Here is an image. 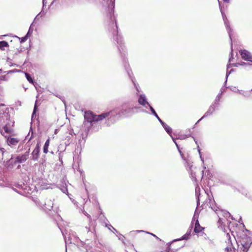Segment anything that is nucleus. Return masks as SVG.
Segmentation results:
<instances>
[{
    "mask_svg": "<svg viewBox=\"0 0 252 252\" xmlns=\"http://www.w3.org/2000/svg\"><path fill=\"white\" fill-rule=\"evenodd\" d=\"M140 107H130L126 104H123L113 110L96 115L91 111H86L84 114V122L82 125V130L84 133H81L82 140H79V143L84 144L88 135L94 132L98 131L101 128L98 122L105 120V125L109 126L114 124L122 117H126L133 114V110ZM81 146V145H80Z\"/></svg>",
    "mask_w": 252,
    "mask_h": 252,
    "instance_id": "f257e3e1",
    "label": "nucleus"
},
{
    "mask_svg": "<svg viewBox=\"0 0 252 252\" xmlns=\"http://www.w3.org/2000/svg\"><path fill=\"white\" fill-rule=\"evenodd\" d=\"M113 39L115 44L117 45L118 49L121 54L124 67L129 78L131 79L132 83L133 84L134 88L136 90V94L138 95V94L141 92V89L138 84L136 83L135 78L133 76V73L131 69L129 68L127 59L126 58V52L125 51V46L124 45L123 38L120 34L116 35L115 39L113 36Z\"/></svg>",
    "mask_w": 252,
    "mask_h": 252,
    "instance_id": "f03ea898",
    "label": "nucleus"
},
{
    "mask_svg": "<svg viewBox=\"0 0 252 252\" xmlns=\"http://www.w3.org/2000/svg\"><path fill=\"white\" fill-rule=\"evenodd\" d=\"M242 225L238 231H236L238 237V252H247L252 244V232L245 228V225Z\"/></svg>",
    "mask_w": 252,
    "mask_h": 252,
    "instance_id": "7ed1b4c3",
    "label": "nucleus"
},
{
    "mask_svg": "<svg viewBox=\"0 0 252 252\" xmlns=\"http://www.w3.org/2000/svg\"><path fill=\"white\" fill-rule=\"evenodd\" d=\"M115 0H110L108 5L107 17L109 18V23L107 29L111 33L115 38L116 35H120L118 32V28L116 16L114 15Z\"/></svg>",
    "mask_w": 252,
    "mask_h": 252,
    "instance_id": "20e7f679",
    "label": "nucleus"
},
{
    "mask_svg": "<svg viewBox=\"0 0 252 252\" xmlns=\"http://www.w3.org/2000/svg\"><path fill=\"white\" fill-rule=\"evenodd\" d=\"M186 161V166L189 172H190V176L192 179L195 181L197 180V178H200L201 180L202 179L203 176L204 171H200L197 170L196 167L193 165V162H191L189 158H184Z\"/></svg>",
    "mask_w": 252,
    "mask_h": 252,
    "instance_id": "39448f33",
    "label": "nucleus"
},
{
    "mask_svg": "<svg viewBox=\"0 0 252 252\" xmlns=\"http://www.w3.org/2000/svg\"><path fill=\"white\" fill-rule=\"evenodd\" d=\"M27 158H9L7 161L4 160L5 162V165L8 168L11 169L15 167L19 168L20 163L23 162L26 160Z\"/></svg>",
    "mask_w": 252,
    "mask_h": 252,
    "instance_id": "423d86ee",
    "label": "nucleus"
},
{
    "mask_svg": "<svg viewBox=\"0 0 252 252\" xmlns=\"http://www.w3.org/2000/svg\"><path fill=\"white\" fill-rule=\"evenodd\" d=\"M222 17L224 22V24L226 29V31L228 33L230 40L231 41V36H232L233 30L230 27V24L229 20L227 19L224 12L222 10L221 8L220 9Z\"/></svg>",
    "mask_w": 252,
    "mask_h": 252,
    "instance_id": "0eeeda50",
    "label": "nucleus"
},
{
    "mask_svg": "<svg viewBox=\"0 0 252 252\" xmlns=\"http://www.w3.org/2000/svg\"><path fill=\"white\" fill-rule=\"evenodd\" d=\"M211 208L213 210H214L216 212V213H217L218 217L219 218V220H218V222L219 223H220V222L223 223V221H222L223 219L221 218V217H223L226 219L231 217L230 214L228 211H227L226 210H217V209L215 210V209H214L212 207H211Z\"/></svg>",
    "mask_w": 252,
    "mask_h": 252,
    "instance_id": "6e6552de",
    "label": "nucleus"
},
{
    "mask_svg": "<svg viewBox=\"0 0 252 252\" xmlns=\"http://www.w3.org/2000/svg\"><path fill=\"white\" fill-rule=\"evenodd\" d=\"M164 130L166 131V132L171 136L172 138L173 141H174V143L176 144L178 149L179 150V146L178 145L176 141V139L172 136V129L168 126L165 123H164L161 125Z\"/></svg>",
    "mask_w": 252,
    "mask_h": 252,
    "instance_id": "1a4fd4ad",
    "label": "nucleus"
},
{
    "mask_svg": "<svg viewBox=\"0 0 252 252\" xmlns=\"http://www.w3.org/2000/svg\"><path fill=\"white\" fill-rule=\"evenodd\" d=\"M138 102L139 105L150 107V103L148 102L146 96L144 94H140L138 95Z\"/></svg>",
    "mask_w": 252,
    "mask_h": 252,
    "instance_id": "9d476101",
    "label": "nucleus"
},
{
    "mask_svg": "<svg viewBox=\"0 0 252 252\" xmlns=\"http://www.w3.org/2000/svg\"><path fill=\"white\" fill-rule=\"evenodd\" d=\"M240 54L243 60L252 62V56L249 51L245 49L241 50Z\"/></svg>",
    "mask_w": 252,
    "mask_h": 252,
    "instance_id": "9b49d317",
    "label": "nucleus"
},
{
    "mask_svg": "<svg viewBox=\"0 0 252 252\" xmlns=\"http://www.w3.org/2000/svg\"><path fill=\"white\" fill-rule=\"evenodd\" d=\"M228 240V246L225 248V251L227 252H235V249L232 246V243L230 235L228 233L226 234Z\"/></svg>",
    "mask_w": 252,
    "mask_h": 252,
    "instance_id": "f8f14e48",
    "label": "nucleus"
},
{
    "mask_svg": "<svg viewBox=\"0 0 252 252\" xmlns=\"http://www.w3.org/2000/svg\"><path fill=\"white\" fill-rule=\"evenodd\" d=\"M6 142L9 146L13 147L16 146L18 143L19 140L17 138L9 136L7 138Z\"/></svg>",
    "mask_w": 252,
    "mask_h": 252,
    "instance_id": "ddd939ff",
    "label": "nucleus"
},
{
    "mask_svg": "<svg viewBox=\"0 0 252 252\" xmlns=\"http://www.w3.org/2000/svg\"><path fill=\"white\" fill-rule=\"evenodd\" d=\"M190 137L193 138L195 143L197 145V142L195 138L193 136H192L190 133H189L188 134H178V137L176 138V139L180 140H185Z\"/></svg>",
    "mask_w": 252,
    "mask_h": 252,
    "instance_id": "4468645a",
    "label": "nucleus"
},
{
    "mask_svg": "<svg viewBox=\"0 0 252 252\" xmlns=\"http://www.w3.org/2000/svg\"><path fill=\"white\" fill-rule=\"evenodd\" d=\"M217 110L215 107H214L211 105L210 106L208 110L206 112L204 115L202 116V118H205L208 116L212 115L214 112Z\"/></svg>",
    "mask_w": 252,
    "mask_h": 252,
    "instance_id": "2eb2a0df",
    "label": "nucleus"
},
{
    "mask_svg": "<svg viewBox=\"0 0 252 252\" xmlns=\"http://www.w3.org/2000/svg\"><path fill=\"white\" fill-rule=\"evenodd\" d=\"M40 150V148L39 143H37L34 150L32 152V158H38V157Z\"/></svg>",
    "mask_w": 252,
    "mask_h": 252,
    "instance_id": "dca6fc26",
    "label": "nucleus"
},
{
    "mask_svg": "<svg viewBox=\"0 0 252 252\" xmlns=\"http://www.w3.org/2000/svg\"><path fill=\"white\" fill-rule=\"evenodd\" d=\"M144 108L140 110V112H144L149 114H152V108H154L150 104V107L147 106H143Z\"/></svg>",
    "mask_w": 252,
    "mask_h": 252,
    "instance_id": "f3484780",
    "label": "nucleus"
},
{
    "mask_svg": "<svg viewBox=\"0 0 252 252\" xmlns=\"http://www.w3.org/2000/svg\"><path fill=\"white\" fill-rule=\"evenodd\" d=\"M25 76L29 83L33 84L34 86L36 88V85H37V84L34 82V79L32 78L31 75L29 73H25Z\"/></svg>",
    "mask_w": 252,
    "mask_h": 252,
    "instance_id": "a211bd4d",
    "label": "nucleus"
},
{
    "mask_svg": "<svg viewBox=\"0 0 252 252\" xmlns=\"http://www.w3.org/2000/svg\"><path fill=\"white\" fill-rule=\"evenodd\" d=\"M204 229L202 227L200 226L199 222L197 220L195 223V227L194 229V232L196 233H199Z\"/></svg>",
    "mask_w": 252,
    "mask_h": 252,
    "instance_id": "6ab92c4d",
    "label": "nucleus"
},
{
    "mask_svg": "<svg viewBox=\"0 0 252 252\" xmlns=\"http://www.w3.org/2000/svg\"><path fill=\"white\" fill-rule=\"evenodd\" d=\"M37 110H38V106L37 105V100H36L35 103L34 105L33 110L32 111V117H31V120H32L31 124H32V122L33 121V118H34V116H35V114H36Z\"/></svg>",
    "mask_w": 252,
    "mask_h": 252,
    "instance_id": "aec40b11",
    "label": "nucleus"
},
{
    "mask_svg": "<svg viewBox=\"0 0 252 252\" xmlns=\"http://www.w3.org/2000/svg\"><path fill=\"white\" fill-rule=\"evenodd\" d=\"M220 99L219 98H215L214 101L212 102L211 105L215 107L216 109H218V107L220 106Z\"/></svg>",
    "mask_w": 252,
    "mask_h": 252,
    "instance_id": "412c9836",
    "label": "nucleus"
},
{
    "mask_svg": "<svg viewBox=\"0 0 252 252\" xmlns=\"http://www.w3.org/2000/svg\"><path fill=\"white\" fill-rule=\"evenodd\" d=\"M50 143V139L48 138L45 142L43 150V152L45 154L47 153L48 152V147Z\"/></svg>",
    "mask_w": 252,
    "mask_h": 252,
    "instance_id": "4be33fe9",
    "label": "nucleus"
},
{
    "mask_svg": "<svg viewBox=\"0 0 252 252\" xmlns=\"http://www.w3.org/2000/svg\"><path fill=\"white\" fill-rule=\"evenodd\" d=\"M152 114L153 115L158 121V122L160 123L161 125L163 124L164 122L158 117L157 112L154 108H152Z\"/></svg>",
    "mask_w": 252,
    "mask_h": 252,
    "instance_id": "5701e85b",
    "label": "nucleus"
},
{
    "mask_svg": "<svg viewBox=\"0 0 252 252\" xmlns=\"http://www.w3.org/2000/svg\"><path fill=\"white\" fill-rule=\"evenodd\" d=\"M9 45L7 41L2 40L0 41V49L4 50L5 47H8Z\"/></svg>",
    "mask_w": 252,
    "mask_h": 252,
    "instance_id": "b1692460",
    "label": "nucleus"
},
{
    "mask_svg": "<svg viewBox=\"0 0 252 252\" xmlns=\"http://www.w3.org/2000/svg\"><path fill=\"white\" fill-rule=\"evenodd\" d=\"M199 192H200V188L198 187H196L195 188V194H196V196H197V205H198V204H199V201L200 200V198H201Z\"/></svg>",
    "mask_w": 252,
    "mask_h": 252,
    "instance_id": "393cba45",
    "label": "nucleus"
},
{
    "mask_svg": "<svg viewBox=\"0 0 252 252\" xmlns=\"http://www.w3.org/2000/svg\"><path fill=\"white\" fill-rule=\"evenodd\" d=\"M43 9L44 8H42L41 11L35 16L33 21V23L34 22L35 20H38L40 17L44 15L46 13V11H43Z\"/></svg>",
    "mask_w": 252,
    "mask_h": 252,
    "instance_id": "a878e982",
    "label": "nucleus"
},
{
    "mask_svg": "<svg viewBox=\"0 0 252 252\" xmlns=\"http://www.w3.org/2000/svg\"><path fill=\"white\" fill-rule=\"evenodd\" d=\"M234 71V70L233 69H230V70H227L226 71V76H225V78H226V80L224 83V86L222 87H226V88H227V87H226V83H227V78L228 77V76Z\"/></svg>",
    "mask_w": 252,
    "mask_h": 252,
    "instance_id": "bb28decb",
    "label": "nucleus"
},
{
    "mask_svg": "<svg viewBox=\"0 0 252 252\" xmlns=\"http://www.w3.org/2000/svg\"><path fill=\"white\" fill-rule=\"evenodd\" d=\"M239 93L240 94H242L243 96H244L246 97H249L251 96V95L252 94L251 91L244 92V91H240Z\"/></svg>",
    "mask_w": 252,
    "mask_h": 252,
    "instance_id": "cd10ccee",
    "label": "nucleus"
},
{
    "mask_svg": "<svg viewBox=\"0 0 252 252\" xmlns=\"http://www.w3.org/2000/svg\"><path fill=\"white\" fill-rule=\"evenodd\" d=\"M230 45H231V52L229 54V63H230L232 60L233 59V49H232V39H231V41L230 40Z\"/></svg>",
    "mask_w": 252,
    "mask_h": 252,
    "instance_id": "c85d7f7f",
    "label": "nucleus"
},
{
    "mask_svg": "<svg viewBox=\"0 0 252 252\" xmlns=\"http://www.w3.org/2000/svg\"><path fill=\"white\" fill-rule=\"evenodd\" d=\"M69 136H66V141L65 142V144L66 146L69 145L71 144V143L72 142L73 139L71 140V142H69V140L71 138H73V135L71 133L69 134Z\"/></svg>",
    "mask_w": 252,
    "mask_h": 252,
    "instance_id": "c756f323",
    "label": "nucleus"
},
{
    "mask_svg": "<svg viewBox=\"0 0 252 252\" xmlns=\"http://www.w3.org/2000/svg\"><path fill=\"white\" fill-rule=\"evenodd\" d=\"M3 129L5 132L7 133H9L11 132V129L10 128V126L9 124H6L3 126Z\"/></svg>",
    "mask_w": 252,
    "mask_h": 252,
    "instance_id": "7c9ffc66",
    "label": "nucleus"
},
{
    "mask_svg": "<svg viewBox=\"0 0 252 252\" xmlns=\"http://www.w3.org/2000/svg\"><path fill=\"white\" fill-rule=\"evenodd\" d=\"M33 25V22H32V23L31 24V26L29 29V30L27 32V34H26V35H28V37H29L32 33L33 30L32 27Z\"/></svg>",
    "mask_w": 252,
    "mask_h": 252,
    "instance_id": "2f4dec72",
    "label": "nucleus"
},
{
    "mask_svg": "<svg viewBox=\"0 0 252 252\" xmlns=\"http://www.w3.org/2000/svg\"><path fill=\"white\" fill-rule=\"evenodd\" d=\"M9 80V77L5 75L0 76V84L2 81H8Z\"/></svg>",
    "mask_w": 252,
    "mask_h": 252,
    "instance_id": "473e14b6",
    "label": "nucleus"
},
{
    "mask_svg": "<svg viewBox=\"0 0 252 252\" xmlns=\"http://www.w3.org/2000/svg\"><path fill=\"white\" fill-rule=\"evenodd\" d=\"M35 203L36 204V205H38L40 207H42V206H45L46 208H47L49 210H51V209H52V207H53L52 205H51V206H49L48 207H46L45 206L46 205V204L45 203L44 204H42V203H39V202L35 201Z\"/></svg>",
    "mask_w": 252,
    "mask_h": 252,
    "instance_id": "72a5a7b5",
    "label": "nucleus"
},
{
    "mask_svg": "<svg viewBox=\"0 0 252 252\" xmlns=\"http://www.w3.org/2000/svg\"><path fill=\"white\" fill-rule=\"evenodd\" d=\"M189 236V234L186 233L185 235H184L182 237V238H181L180 239H176V240H174V241H180V240H187V239H188Z\"/></svg>",
    "mask_w": 252,
    "mask_h": 252,
    "instance_id": "f704fd0d",
    "label": "nucleus"
},
{
    "mask_svg": "<svg viewBox=\"0 0 252 252\" xmlns=\"http://www.w3.org/2000/svg\"><path fill=\"white\" fill-rule=\"evenodd\" d=\"M225 92V89L223 88V87H222L220 89V92L219 93V94L216 96V98H219V99H220L221 98V96L223 92Z\"/></svg>",
    "mask_w": 252,
    "mask_h": 252,
    "instance_id": "c9c22d12",
    "label": "nucleus"
},
{
    "mask_svg": "<svg viewBox=\"0 0 252 252\" xmlns=\"http://www.w3.org/2000/svg\"><path fill=\"white\" fill-rule=\"evenodd\" d=\"M239 65V63H230L227 65V70H229L228 69L232 66H236L237 67Z\"/></svg>",
    "mask_w": 252,
    "mask_h": 252,
    "instance_id": "e433bc0d",
    "label": "nucleus"
},
{
    "mask_svg": "<svg viewBox=\"0 0 252 252\" xmlns=\"http://www.w3.org/2000/svg\"><path fill=\"white\" fill-rule=\"evenodd\" d=\"M28 37H29L28 36V35H25L24 36L22 37H18V38L20 40V43H24L25 41H26V40L28 39Z\"/></svg>",
    "mask_w": 252,
    "mask_h": 252,
    "instance_id": "4c0bfd02",
    "label": "nucleus"
},
{
    "mask_svg": "<svg viewBox=\"0 0 252 252\" xmlns=\"http://www.w3.org/2000/svg\"><path fill=\"white\" fill-rule=\"evenodd\" d=\"M18 71H19V70L18 69H14L10 70H9V71H4V72H5L7 74H8L9 73L17 72Z\"/></svg>",
    "mask_w": 252,
    "mask_h": 252,
    "instance_id": "58836bf2",
    "label": "nucleus"
},
{
    "mask_svg": "<svg viewBox=\"0 0 252 252\" xmlns=\"http://www.w3.org/2000/svg\"><path fill=\"white\" fill-rule=\"evenodd\" d=\"M252 63H246L245 62H241V63H239V65H246L248 66H252Z\"/></svg>",
    "mask_w": 252,
    "mask_h": 252,
    "instance_id": "ea45409f",
    "label": "nucleus"
},
{
    "mask_svg": "<svg viewBox=\"0 0 252 252\" xmlns=\"http://www.w3.org/2000/svg\"><path fill=\"white\" fill-rule=\"evenodd\" d=\"M228 88H230V89L234 92H236L237 91H240L239 90H238L235 87H228Z\"/></svg>",
    "mask_w": 252,
    "mask_h": 252,
    "instance_id": "a19ab883",
    "label": "nucleus"
},
{
    "mask_svg": "<svg viewBox=\"0 0 252 252\" xmlns=\"http://www.w3.org/2000/svg\"><path fill=\"white\" fill-rule=\"evenodd\" d=\"M59 1L60 0H53L51 4L49 5V7L54 4H57V3L59 2Z\"/></svg>",
    "mask_w": 252,
    "mask_h": 252,
    "instance_id": "79ce46f5",
    "label": "nucleus"
},
{
    "mask_svg": "<svg viewBox=\"0 0 252 252\" xmlns=\"http://www.w3.org/2000/svg\"><path fill=\"white\" fill-rule=\"evenodd\" d=\"M83 213L90 220L91 219V216L89 215L85 211H83Z\"/></svg>",
    "mask_w": 252,
    "mask_h": 252,
    "instance_id": "37998d69",
    "label": "nucleus"
},
{
    "mask_svg": "<svg viewBox=\"0 0 252 252\" xmlns=\"http://www.w3.org/2000/svg\"><path fill=\"white\" fill-rule=\"evenodd\" d=\"M204 118H202V117L199 120L197 121V122L195 124V125H194V126L192 127V128L191 129H194V127H195V126L197 125L198 124H199V123L202 120H203Z\"/></svg>",
    "mask_w": 252,
    "mask_h": 252,
    "instance_id": "c03bdc74",
    "label": "nucleus"
},
{
    "mask_svg": "<svg viewBox=\"0 0 252 252\" xmlns=\"http://www.w3.org/2000/svg\"><path fill=\"white\" fill-rule=\"evenodd\" d=\"M80 153V149H78V148H77L75 151V153L74 154V155L76 156V155H77L78 154V153Z\"/></svg>",
    "mask_w": 252,
    "mask_h": 252,
    "instance_id": "a18cd8bd",
    "label": "nucleus"
},
{
    "mask_svg": "<svg viewBox=\"0 0 252 252\" xmlns=\"http://www.w3.org/2000/svg\"><path fill=\"white\" fill-rule=\"evenodd\" d=\"M46 3H47L46 0H42L43 8H44V7L46 6Z\"/></svg>",
    "mask_w": 252,
    "mask_h": 252,
    "instance_id": "49530a36",
    "label": "nucleus"
},
{
    "mask_svg": "<svg viewBox=\"0 0 252 252\" xmlns=\"http://www.w3.org/2000/svg\"><path fill=\"white\" fill-rule=\"evenodd\" d=\"M197 147H198V153H199V158H202V155H201V152H200V149H199V147L198 145L197 146Z\"/></svg>",
    "mask_w": 252,
    "mask_h": 252,
    "instance_id": "de8ad7c7",
    "label": "nucleus"
},
{
    "mask_svg": "<svg viewBox=\"0 0 252 252\" xmlns=\"http://www.w3.org/2000/svg\"><path fill=\"white\" fill-rule=\"evenodd\" d=\"M62 191L64 193H66V192H67V189L66 188H64L63 189H62Z\"/></svg>",
    "mask_w": 252,
    "mask_h": 252,
    "instance_id": "09e8293b",
    "label": "nucleus"
},
{
    "mask_svg": "<svg viewBox=\"0 0 252 252\" xmlns=\"http://www.w3.org/2000/svg\"><path fill=\"white\" fill-rule=\"evenodd\" d=\"M147 233L150 234H151V235H153V236L156 237V238H157L158 239V238L157 236H156L155 234H153V233H149V232H147Z\"/></svg>",
    "mask_w": 252,
    "mask_h": 252,
    "instance_id": "8fccbe9b",
    "label": "nucleus"
},
{
    "mask_svg": "<svg viewBox=\"0 0 252 252\" xmlns=\"http://www.w3.org/2000/svg\"><path fill=\"white\" fill-rule=\"evenodd\" d=\"M2 73H5V72H4V71H3L2 70V69H0V74Z\"/></svg>",
    "mask_w": 252,
    "mask_h": 252,
    "instance_id": "3c124183",
    "label": "nucleus"
},
{
    "mask_svg": "<svg viewBox=\"0 0 252 252\" xmlns=\"http://www.w3.org/2000/svg\"><path fill=\"white\" fill-rule=\"evenodd\" d=\"M9 65L10 66H12L14 65V64H13L11 63H9Z\"/></svg>",
    "mask_w": 252,
    "mask_h": 252,
    "instance_id": "603ef678",
    "label": "nucleus"
},
{
    "mask_svg": "<svg viewBox=\"0 0 252 252\" xmlns=\"http://www.w3.org/2000/svg\"><path fill=\"white\" fill-rule=\"evenodd\" d=\"M224 2H229V0H223Z\"/></svg>",
    "mask_w": 252,
    "mask_h": 252,
    "instance_id": "864d4df0",
    "label": "nucleus"
},
{
    "mask_svg": "<svg viewBox=\"0 0 252 252\" xmlns=\"http://www.w3.org/2000/svg\"><path fill=\"white\" fill-rule=\"evenodd\" d=\"M201 160L202 163H204V158H201Z\"/></svg>",
    "mask_w": 252,
    "mask_h": 252,
    "instance_id": "5fc2aeb1",
    "label": "nucleus"
},
{
    "mask_svg": "<svg viewBox=\"0 0 252 252\" xmlns=\"http://www.w3.org/2000/svg\"><path fill=\"white\" fill-rule=\"evenodd\" d=\"M188 131H189V133H190V132H191V129H190V128L188 129Z\"/></svg>",
    "mask_w": 252,
    "mask_h": 252,
    "instance_id": "6e6d98bb",
    "label": "nucleus"
},
{
    "mask_svg": "<svg viewBox=\"0 0 252 252\" xmlns=\"http://www.w3.org/2000/svg\"><path fill=\"white\" fill-rule=\"evenodd\" d=\"M9 60H10V59L9 58H7V62H8Z\"/></svg>",
    "mask_w": 252,
    "mask_h": 252,
    "instance_id": "4d7b16f0",
    "label": "nucleus"
},
{
    "mask_svg": "<svg viewBox=\"0 0 252 252\" xmlns=\"http://www.w3.org/2000/svg\"><path fill=\"white\" fill-rule=\"evenodd\" d=\"M30 131H32V126L30 127Z\"/></svg>",
    "mask_w": 252,
    "mask_h": 252,
    "instance_id": "13d9d810",
    "label": "nucleus"
},
{
    "mask_svg": "<svg viewBox=\"0 0 252 252\" xmlns=\"http://www.w3.org/2000/svg\"><path fill=\"white\" fill-rule=\"evenodd\" d=\"M85 229H86V230L88 232V228L87 227H85Z\"/></svg>",
    "mask_w": 252,
    "mask_h": 252,
    "instance_id": "bf43d9fd",
    "label": "nucleus"
},
{
    "mask_svg": "<svg viewBox=\"0 0 252 252\" xmlns=\"http://www.w3.org/2000/svg\"><path fill=\"white\" fill-rule=\"evenodd\" d=\"M16 158H20V157H19V156H18V157H17ZM21 158H25V157H24V156H22Z\"/></svg>",
    "mask_w": 252,
    "mask_h": 252,
    "instance_id": "052dcab7",
    "label": "nucleus"
},
{
    "mask_svg": "<svg viewBox=\"0 0 252 252\" xmlns=\"http://www.w3.org/2000/svg\"><path fill=\"white\" fill-rule=\"evenodd\" d=\"M137 232H143L142 230H137Z\"/></svg>",
    "mask_w": 252,
    "mask_h": 252,
    "instance_id": "680f3d73",
    "label": "nucleus"
},
{
    "mask_svg": "<svg viewBox=\"0 0 252 252\" xmlns=\"http://www.w3.org/2000/svg\"><path fill=\"white\" fill-rule=\"evenodd\" d=\"M251 92H252V89L250 91Z\"/></svg>",
    "mask_w": 252,
    "mask_h": 252,
    "instance_id": "e2e57ef3",
    "label": "nucleus"
}]
</instances>
